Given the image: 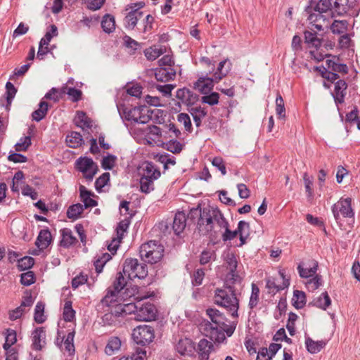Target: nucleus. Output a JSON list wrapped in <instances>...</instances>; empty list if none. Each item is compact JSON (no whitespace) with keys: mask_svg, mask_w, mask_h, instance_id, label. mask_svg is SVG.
Listing matches in <instances>:
<instances>
[{"mask_svg":"<svg viewBox=\"0 0 360 360\" xmlns=\"http://www.w3.org/2000/svg\"><path fill=\"white\" fill-rule=\"evenodd\" d=\"M228 225V221L224 217L220 210L214 207H204L200 210L198 226L200 231H214L217 233Z\"/></svg>","mask_w":360,"mask_h":360,"instance_id":"f257e3e1","label":"nucleus"},{"mask_svg":"<svg viewBox=\"0 0 360 360\" xmlns=\"http://www.w3.org/2000/svg\"><path fill=\"white\" fill-rule=\"evenodd\" d=\"M236 284L229 283L226 285V281L223 288L216 289L214 296V303L229 311L233 317L238 316L239 308V300L236 293Z\"/></svg>","mask_w":360,"mask_h":360,"instance_id":"f03ea898","label":"nucleus"},{"mask_svg":"<svg viewBox=\"0 0 360 360\" xmlns=\"http://www.w3.org/2000/svg\"><path fill=\"white\" fill-rule=\"evenodd\" d=\"M139 253L145 262L155 264L162 258L164 247L156 240H150L140 247Z\"/></svg>","mask_w":360,"mask_h":360,"instance_id":"7ed1b4c3","label":"nucleus"},{"mask_svg":"<svg viewBox=\"0 0 360 360\" xmlns=\"http://www.w3.org/2000/svg\"><path fill=\"white\" fill-rule=\"evenodd\" d=\"M206 313L212 323L209 321L202 322L200 324V329L204 330L206 336L215 338V335L218 333L219 330H220L219 326L224 324L225 317L218 309L213 308L207 309Z\"/></svg>","mask_w":360,"mask_h":360,"instance_id":"20e7f679","label":"nucleus"},{"mask_svg":"<svg viewBox=\"0 0 360 360\" xmlns=\"http://www.w3.org/2000/svg\"><path fill=\"white\" fill-rule=\"evenodd\" d=\"M123 274L131 280L144 278L148 275V268L145 264L139 263L138 259L128 258L123 264Z\"/></svg>","mask_w":360,"mask_h":360,"instance_id":"39448f33","label":"nucleus"},{"mask_svg":"<svg viewBox=\"0 0 360 360\" xmlns=\"http://www.w3.org/2000/svg\"><path fill=\"white\" fill-rule=\"evenodd\" d=\"M134 319L139 321H150L155 319L157 309L155 305L150 302L142 303L138 301L134 303Z\"/></svg>","mask_w":360,"mask_h":360,"instance_id":"423d86ee","label":"nucleus"},{"mask_svg":"<svg viewBox=\"0 0 360 360\" xmlns=\"http://www.w3.org/2000/svg\"><path fill=\"white\" fill-rule=\"evenodd\" d=\"M132 338L138 345H148L155 338L154 330L150 326H139L133 330Z\"/></svg>","mask_w":360,"mask_h":360,"instance_id":"0eeeda50","label":"nucleus"},{"mask_svg":"<svg viewBox=\"0 0 360 360\" xmlns=\"http://www.w3.org/2000/svg\"><path fill=\"white\" fill-rule=\"evenodd\" d=\"M76 168L82 172L87 181H91L98 171L96 164L91 158L84 157L79 158L75 162Z\"/></svg>","mask_w":360,"mask_h":360,"instance_id":"6e6552de","label":"nucleus"},{"mask_svg":"<svg viewBox=\"0 0 360 360\" xmlns=\"http://www.w3.org/2000/svg\"><path fill=\"white\" fill-rule=\"evenodd\" d=\"M148 110L141 106L134 108H126L123 111L124 117L128 121L135 123L145 124L147 123L150 118L146 114Z\"/></svg>","mask_w":360,"mask_h":360,"instance_id":"1a4fd4ad","label":"nucleus"},{"mask_svg":"<svg viewBox=\"0 0 360 360\" xmlns=\"http://www.w3.org/2000/svg\"><path fill=\"white\" fill-rule=\"evenodd\" d=\"M352 199L347 198L345 199L341 198L339 201L333 205L332 207V212L334 218L338 221L340 219V216L342 215L344 217H353L354 212L351 207Z\"/></svg>","mask_w":360,"mask_h":360,"instance_id":"9d476101","label":"nucleus"},{"mask_svg":"<svg viewBox=\"0 0 360 360\" xmlns=\"http://www.w3.org/2000/svg\"><path fill=\"white\" fill-rule=\"evenodd\" d=\"M279 278L270 277L266 279V288L269 293L275 294L277 292L288 287L290 281L285 278L283 270L278 271Z\"/></svg>","mask_w":360,"mask_h":360,"instance_id":"9b49d317","label":"nucleus"},{"mask_svg":"<svg viewBox=\"0 0 360 360\" xmlns=\"http://www.w3.org/2000/svg\"><path fill=\"white\" fill-rule=\"evenodd\" d=\"M226 264L227 266V269H229V272L226 275V285H229V283H240L241 278L236 271L238 262L236 256L232 253H227L225 257Z\"/></svg>","mask_w":360,"mask_h":360,"instance_id":"f8f14e48","label":"nucleus"},{"mask_svg":"<svg viewBox=\"0 0 360 360\" xmlns=\"http://www.w3.org/2000/svg\"><path fill=\"white\" fill-rule=\"evenodd\" d=\"M308 20L311 26L318 31L323 30L324 28H328L329 26L326 15L322 14L315 8L314 12L309 14Z\"/></svg>","mask_w":360,"mask_h":360,"instance_id":"ddd939ff","label":"nucleus"},{"mask_svg":"<svg viewBox=\"0 0 360 360\" xmlns=\"http://www.w3.org/2000/svg\"><path fill=\"white\" fill-rule=\"evenodd\" d=\"M140 169V175L142 178L157 180L161 175L159 169L151 162H143Z\"/></svg>","mask_w":360,"mask_h":360,"instance_id":"4468645a","label":"nucleus"},{"mask_svg":"<svg viewBox=\"0 0 360 360\" xmlns=\"http://www.w3.org/2000/svg\"><path fill=\"white\" fill-rule=\"evenodd\" d=\"M124 18V25L126 28L129 30H134L137 25L138 21L141 20L143 17V12L139 11V8H134L129 10Z\"/></svg>","mask_w":360,"mask_h":360,"instance_id":"2eb2a0df","label":"nucleus"},{"mask_svg":"<svg viewBox=\"0 0 360 360\" xmlns=\"http://www.w3.org/2000/svg\"><path fill=\"white\" fill-rule=\"evenodd\" d=\"M214 83H215L214 77H200L193 84V87L200 93L207 94L212 90Z\"/></svg>","mask_w":360,"mask_h":360,"instance_id":"dca6fc26","label":"nucleus"},{"mask_svg":"<svg viewBox=\"0 0 360 360\" xmlns=\"http://www.w3.org/2000/svg\"><path fill=\"white\" fill-rule=\"evenodd\" d=\"M32 347L36 350H41L45 345L46 332L44 328H36L32 334Z\"/></svg>","mask_w":360,"mask_h":360,"instance_id":"f3484780","label":"nucleus"},{"mask_svg":"<svg viewBox=\"0 0 360 360\" xmlns=\"http://www.w3.org/2000/svg\"><path fill=\"white\" fill-rule=\"evenodd\" d=\"M176 71L172 68L160 67L155 70V77L158 81L167 82L174 79Z\"/></svg>","mask_w":360,"mask_h":360,"instance_id":"a211bd4d","label":"nucleus"},{"mask_svg":"<svg viewBox=\"0 0 360 360\" xmlns=\"http://www.w3.org/2000/svg\"><path fill=\"white\" fill-rule=\"evenodd\" d=\"M134 311V303L117 304L112 307L110 314L115 317L124 316Z\"/></svg>","mask_w":360,"mask_h":360,"instance_id":"6ab92c4d","label":"nucleus"},{"mask_svg":"<svg viewBox=\"0 0 360 360\" xmlns=\"http://www.w3.org/2000/svg\"><path fill=\"white\" fill-rule=\"evenodd\" d=\"M219 328H220V330H219V333L215 335L216 337L210 338L216 342H220L225 339L224 333H226V334L229 337L232 335L236 328V323L233 321L230 325H228L225 323L224 321V324L219 326Z\"/></svg>","mask_w":360,"mask_h":360,"instance_id":"aec40b11","label":"nucleus"},{"mask_svg":"<svg viewBox=\"0 0 360 360\" xmlns=\"http://www.w3.org/2000/svg\"><path fill=\"white\" fill-rule=\"evenodd\" d=\"M194 349L193 343L189 338H181L176 345V349L181 355H191Z\"/></svg>","mask_w":360,"mask_h":360,"instance_id":"412c9836","label":"nucleus"},{"mask_svg":"<svg viewBox=\"0 0 360 360\" xmlns=\"http://www.w3.org/2000/svg\"><path fill=\"white\" fill-rule=\"evenodd\" d=\"M348 0H333L331 18L345 15L349 11L350 6Z\"/></svg>","mask_w":360,"mask_h":360,"instance_id":"4be33fe9","label":"nucleus"},{"mask_svg":"<svg viewBox=\"0 0 360 360\" xmlns=\"http://www.w3.org/2000/svg\"><path fill=\"white\" fill-rule=\"evenodd\" d=\"M51 232L48 229H43L40 231L35 244L40 250H44L51 244Z\"/></svg>","mask_w":360,"mask_h":360,"instance_id":"5701e85b","label":"nucleus"},{"mask_svg":"<svg viewBox=\"0 0 360 360\" xmlns=\"http://www.w3.org/2000/svg\"><path fill=\"white\" fill-rule=\"evenodd\" d=\"M231 63L227 60H224L219 63L217 71L214 72L213 77L215 83H218L231 70Z\"/></svg>","mask_w":360,"mask_h":360,"instance_id":"b1692460","label":"nucleus"},{"mask_svg":"<svg viewBox=\"0 0 360 360\" xmlns=\"http://www.w3.org/2000/svg\"><path fill=\"white\" fill-rule=\"evenodd\" d=\"M121 345L122 342L118 337H110L105 347V353L109 356L114 355L120 351Z\"/></svg>","mask_w":360,"mask_h":360,"instance_id":"393cba45","label":"nucleus"},{"mask_svg":"<svg viewBox=\"0 0 360 360\" xmlns=\"http://www.w3.org/2000/svg\"><path fill=\"white\" fill-rule=\"evenodd\" d=\"M61 240L60 246L68 248L77 242V238L73 236L72 231L70 229H63L60 231Z\"/></svg>","mask_w":360,"mask_h":360,"instance_id":"a878e982","label":"nucleus"},{"mask_svg":"<svg viewBox=\"0 0 360 360\" xmlns=\"http://www.w3.org/2000/svg\"><path fill=\"white\" fill-rule=\"evenodd\" d=\"M213 347L211 342L202 339L198 342V349L200 360H208L210 353Z\"/></svg>","mask_w":360,"mask_h":360,"instance_id":"bb28decb","label":"nucleus"},{"mask_svg":"<svg viewBox=\"0 0 360 360\" xmlns=\"http://www.w3.org/2000/svg\"><path fill=\"white\" fill-rule=\"evenodd\" d=\"M186 218L184 212H179L175 214L172 227L176 235L183 232L186 227Z\"/></svg>","mask_w":360,"mask_h":360,"instance_id":"cd10ccee","label":"nucleus"},{"mask_svg":"<svg viewBox=\"0 0 360 360\" xmlns=\"http://www.w3.org/2000/svg\"><path fill=\"white\" fill-rule=\"evenodd\" d=\"M347 86V85L344 80L339 79L335 82L333 96L336 102L341 103L344 101Z\"/></svg>","mask_w":360,"mask_h":360,"instance_id":"c85d7f7f","label":"nucleus"},{"mask_svg":"<svg viewBox=\"0 0 360 360\" xmlns=\"http://www.w3.org/2000/svg\"><path fill=\"white\" fill-rule=\"evenodd\" d=\"M166 51L164 46H153L144 51V54L146 58L149 60H155L159 56L162 55Z\"/></svg>","mask_w":360,"mask_h":360,"instance_id":"c756f323","label":"nucleus"},{"mask_svg":"<svg viewBox=\"0 0 360 360\" xmlns=\"http://www.w3.org/2000/svg\"><path fill=\"white\" fill-rule=\"evenodd\" d=\"M16 93V88L11 82H8L6 84V93L4 98L6 102V104L5 105L4 101L1 100V105L5 106L7 110H9L12 101L14 98Z\"/></svg>","mask_w":360,"mask_h":360,"instance_id":"7c9ffc66","label":"nucleus"},{"mask_svg":"<svg viewBox=\"0 0 360 360\" xmlns=\"http://www.w3.org/2000/svg\"><path fill=\"white\" fill-rule=\"evenodd\" d=\"M101 27L105 33H111L115 30V18L110 15L105 14L101 20Z\"/></svg>","mask_w":360,"mask_h":360,"instance_id":"2f4dec72","label":"nucleus"},{"mask_svg":"<svg viewBox=\"0 0 360 360\" xmlns=\"http://www.w3.org/2000/svg\"><path fill=\"white\" fill-rule=\"evenodd\" d=\"M67 145L72 148L80 146L83 142L82 136L79 132L72 131L66 136Z\"/></svg>","mask_w":360,"mask_h":360,"instance_id":"473e14b6","label":"nucleus"},{"mask_svg":"<svg viewBox=\"0 0 360 360\" xmlns=\"http://www.w3.org/2000/svg\"><path fill=\"white\" fill-rule=\"evenodd\" d=\"M305 345L309 352L316 354L319 352L326 345V342L323 340L314 341L310 338H307Z\"/></svg>","mask_w":360,"mask_h":360,"instance_id":"72a5a7b5","label":"nucleus"},{"mask_svg":"<svg viewBox=\"0 0 360 360\" xmlns=\"http://www.w3.org/2000/svg\"><path fill=\"white\" fill-rule=\"evenodd\" d=\"M79 191L80 197L85 208L93 207L97 205L96 201L91 198V193L84 186H80Z\"/></svg>","mask_w":360,"mask_h":360,"instance_id":"f704fd0d","label":"nucleus"},{"mask_svg":"<svg viewBox=\"0 0 360 360\" xmlns=\"http://www.w3.org/2000/svg\"><path fill=\"white\" fill-rule=\"evenodd\" d=\"M348 22L347 20H335L331 25H329L331 32L335 34H341L347 31Z\"/></svg>","mask_w":360,"mask_h":360,"instance_id":"c9c22d12","label":"nucleus"},{"mask_svg":"<svg viewBox=\"0 0 360 360\" xmlns=\"http://www.w3.org/2000/svg\"><path fill=\"white\" fill-rule=\"evenodd\" d=\"M118 299V294L113 292L111 288H108L105 297L101 300V304L105 307H112Z\"/></svg>","mask_w":360,"mask_h":360,"instance_id":"e433bc0d","label":"nucleus"},{"mask_svg":"<svg viewBox=\"0 0 360 360\" xmlns=\"http://www.w3.org/2000/svg\"><path fill=\"white\" fill-rule=\"evenodd\" d=\"M48 108V103L46 101H41L39 104V108L34 110L32 114L33 120L37 122L41 121L46 116Z\"/></svg>","mask_w":360,"mask_h":360,"instance_id":"4c0bfd02","label":"nucleus"},{"mask_svg":"<svg viewBox=\"0 0 360 360\" xmlns=\"http://www.w3.org/2000/svg\"><path fill=\"white\" fill-rule=\"evenodd\" d=\"M317 263L314 262L313 266L308 267H304L302 264H299L297 266L298 272L302 278H309L313 276L317 270Z\"/></svg>","mask_w":360,"mask_h":360,"instance_id":"58836bf2","label":"nucleus"},{"mask_svg":"<svg viewBox=\"0 0 360 360\" xmlns=\"http://www.w3.org/2000/svg\"><path fill=\"white\" fill-rule=\"evenodd\" d=\"M330 304L331 300L327 292H323L317 299L313 301L314 306L323 309H326Z\"/></svg>","mask_w":360,"mask_h":360,"instance_id":"ea45409f","label":"nucleus"},{"mask_svg":"<svg viewBox=\"0 0 360 360\" xmlns=\"http://www.w3.org/2000/svg\"><path fill=\"white\" fill-rule=\"evenodd\" d=\"M293 305L297 309L302 308L306 304V295L305 293L300 290H295L292 297Z\"/></svg>","mask_w":360,"mask_h":360,"instance_id":"a19ab883","label":"nucleus"},{"mask_svg":"<svg viewBox=\"0 0 360 360\" xmlns=\"http://www.w3.org/2000/svg\"><path fill=\"white\" fill-rule=\"evenodd\" d=\"M127 285V281L124 277L122 272H119L117 274L116 278L113 282L112 285L110 287L113 292H119L125 287Z\"/></svg>","mask_w":360,"mask_h":360,"instance_id":"79ce46f5","label":"nucleus"},{"mask_svg":"<svg viewBox=\"0 0 360 360\" xmlns=\"http://www.w3.org/2000/svg\"><path fill=\"white\" fill-rule=\"evenodd\" d=\"M84 211L82 205L77 203L71 205L67 211V217L71 219H77Z\"/></svg>","mask_w":360,"mask_h":360,"instance_id":"37998d69","label":"nucleus"},{"mask_svg":"<svg viewBox=\"0 0 360 360\" xmlns=\"http://www.w3.org/2000/svg\"><path fill=\"white\" fill-rule=\"evenodd\" d=\"M188 89L184 88L178 89L176 97L182 102H193L196 96Z\"/></svg>","mask_w":360,"mask_h":360,"instance_id":"c03bdc74","label":"nucleus"},{"mask_svg":"<svg viewBox=\"0 0 360 360\" xmlns=\"http://www.w3.org/2000/svg\"><path fill=\"white\" fill-rule=\"evenodd\" d=\"M63 316L65 321H72L75 319V311L72 309L71 301H65L63 307Z\"/></svg>","mask_w":360,"mask_h":360,"instance_id":"a18cd8bd","label":"nucleus"},{"mask_svg":"<svg viewBox=\"0 0 360 360\" xmlns=\"http://www.w3.org/2000/svg\"><path fill=\"white\" fill-rule=\"evenodd\" d=\"M17 341L16 338V333L13 330H8L7 334L6 336V341L4 344V349L6 350V352H10L12 351L11 349V345H13L15 342Z\"/></svg>","mask_w":360,"mask_h":360,"instance_id":"49530a36","label":"nucleus"},{"mask_svg":"<svg viewBox=\"0 0 360 360\" xmlns=\"http://www.w3.org/2000/svg\"><path fill=\"white\" fill-rule=\"evenodd\" d=\"M333 1V0H319L314 8L322 14L327 13L328 12H330L332 14Z\"/></svg>","mask_w":360,"mask_h":360,"instance_id":"de8ad7c7","label":"nucleus"},{"mask_svg":"<svg viewBox=\"0 0 360 360\" xmlns=\"http://www.w3.org/2000/svg\"><path fill=\"white\" fill-rule=\"evenodd\" d=\"M75 122L76 125L81 128L89 127L91 126L89 119L82 111H78L77 112Z\"/></svg>","mask_w":360,"mask_h":360,"instance_id":"09e8293b","label":"nucleus"},{"mask_svg":"<svg viewBox=\"0 0 360 360\" xmlns=\"http://www.w3.org/2000/svg\"><path fill=\"white\" fill-rule=\"evenodd\" d=\"M154 181L146 178H140V190L142 193H149L155 188Z\"/></svg>","mask_w":360,"mask_h":360,"instance_id":"8fccbe9b","label":"nucleus"},{"mask_svg":"<svg viewBox=\"0 0 360 360\" xmlns=\"http://www.w3.org/2000/svg\"><path fill=\"white\" fill-rule=\"evenodd\" d=\"M75 331H71L67 335L64 341L65 350L72 355L75 353L74 345Z\"/></svg>","mask_w":360,"mask_h":360,"instance_id":"3c124183","label":"nucleus"},{"mask_svg":"<svg viewBox=\"0 0 360 360\" xmlns=\"http://www.w3.org/2000/svg\"><path fill=\"white\" fill-rule=\"evenodd\" d=\"M219 94L217 92L205 94L200 99L202 103H206L211 106L217 105L219 103Z\"/></svg>","mask_w":360,"mask_h":360,"instance_id":"603ef678","label":"nucleus"},{"mask_svg":"<svg viewBox=\"0 0 360 360\" xmlns=\"http://www.w3.org/2000/svg\"><path fill=\"white\" fill-rule=\"evenodd\" d=\"M44 304L42 302H38L34 309V321L38 323H42L45 321L46 318L44 314Z\"/></svg>","mask_w":360,"mask_h":360,"instance_id":"864d4df0","label":"nucleus"},{"mask_svg":"<svg viewBox=\"0 0 360 360\" xmlns=\"http://www.w3.org/2000/svg\"><path fill=\"white\" fill-rule=\"evenodd\" d=\"M60 91L62 94H68L73 101H78L82 96V91L79 89L72 87L63 86L61 88Z\"/></svg>","mask_w":360,"mask_h":360,"instance_id":"5fc2aeb1","label":"nucleus"},{"mask_svg":"<svg viewBox=\"0 0 360 360\" xmlns=\"http://www.w3.org/2000/svg\"><path fill=\"white\" fill-rule=\"evenodd\" d=\"M141 20L142 23L141 24V25L142 26V27L139 29L144 33L150 32L153 29L154 18L151 15L148 14L146 16L143 15Z\"/></svg>","mask_w":360,"mask_h":360,"instance_id":"6e6d98bb","label":"nucleus"},{"mask_svg":"<svg viewBox=\"0 0 360 360\" xmlns=\"http://www.w3.org/2000/svg\"><path fill=\"white\" fill-rule=\"evenodd\" d=\"M259 289L258 286L256 284L252 283V292H251L250 302H249L250 308L253 309L257 305V304L259 302Z\"/></svg>","mask_w":360,"mask_h":360,"instance_id":"4d7b16f0","label":"nucleus"},{"mask_svg":"<svg viewBox=\"0 0 360 360\" xmlns=\"http://www.w3.org/2000/svg\"><path fill=\"white\" fill-rule=\"evenodd\" d=\"M304 39L307 43L311 44L316 48L319 47L321 44V41L316 37V34L311 31L304 32Z\"/></svg>","mask_w":360,"mask_h":360,"instance_id":"13d9d810","label":"nucleus"},{"mask_svg":"<svg viewBox=\"0 0 360 360\" xmlns=\"http://www.w3.org/2000/svg\"><path fill=\"white\" fill-rule=\"evenodd\" d=\"M177 120L184 126L185 130L188 132L192 131V124L189 115L186 113H179L177 116Z\"/></svg>","mask_w":360,"mask_h":360,"instance_id":"bf43d9fd","label":"nucleus"},{"mask_svg":"<svg viewBox=\"0 0 360 360\" xmlns=\"http://www.w3.org/2000/svg\"><path fill=\"white\" fill-rule=\"evenodd\" d=\"M147 352L146 349L137 348L136 353L130 356H122L119 360H145Z\"/></svg>","mask_w":360,"mask_h":360,"instance_id":"052dcab7","label":"nucleus"},{"mask_svg":"<svg viewBox=\"0 0 360 360\" xmlns=\"http://www.w3.org/2000/svg\"><path fill=\"white\" fill-rule=\"evenodd\" d=\"M276 112L279 118L285 117L284 101L281 95H278L276 99Z\"/></svg>","mask_w":360,"mask_h":360,"instance_id":"680f3d73","label":"nucleus"},{"mask_svg":"<svg viewBox=\"0 0 360 360\" xmlns=\"http://www.w3.org/2000/svg\"><path fill=\"white\" fill-rule=\"evenodd\" d=\"M34 264V260L31 257H24L18 260V266L20 270L23 271L30 269Z\"/></svg>","mask_w":360,"mask_h":360,"instance_id":"e2e57ef3","label":"nucleus"},{"mask_svg":"<svg viewBox=\"0 0 360 360\" xmlns=\"http://www.w3.org/2000/svg\"><path fill=\"white\" fill-rule=\"evenodd\" d=\"M166 149L172 153H179L183 149V145L176 140H170L166 143Z\"/></svg>","mask_w":360,"mask_h":360,"instance_id":"0e129e2a","label":"nucleus"},{"mask_svg":"<svg viewBox=\"0 0 360 360\" xmlns=\"http://www.w3.org/2000/svg\"><path fill=\"white\" fill-rule=\"evenodd\" d=\"M158 160L163 165L165 170L169 168V165H174L176 164L175 158L168 154L161 155L158 158Z\"/></svg>","mask_w":360,"mask_h":360,"instance_id":"69168bd1","label":"nucleus"},{"mask_svg":"<svg viewBox=\"0 0 360 360\" xmlns=\"http://www.w3.org/2000/svg\"><path fill=\"white\" fill-rule=\"evenodd\" d=\"M31 145L30 136H25L21 138L20 141L15 146L16 151H24L26 150L28 147Z\"/></svg>","mask_w":360,"mask_h":360,"instance_id":"338daca9","label":"nucleus"},{"mask_svg":"<svg viewBox=\"0 0 360 360\" xmlns=\"http://www.w3.org/2000/svg\"><path fill=\"white\" fill-rule=\"evenodd\" d=\"M35 277L32 271H27L21 274L20 282L22 285L28 286L34 283Z\"/></svg>","mask_w":360,"mask_h":360,"instance_id":"774afa93","label":"nucleus"}]
</instances>
